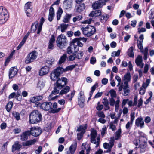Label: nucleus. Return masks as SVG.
Instances as JSON below:
<instances>
[{"mask_svg": "<svg viewBox=\"0 0 154 154\" xmlns=\"http://www.w3.org/2000/svg\"><path fill=\"white\" fill-rule=\"evenodd\" d=\"M105 5V2L101 0H99L96 2L94 3L92 5V7L94 9H96L101 8L103 5Z\"/></svg>", "mask_w": 154, "mask_h": 154, "instance_id": "18", "label": "nucleus"}, {"mask_svg": "<svg viewBox=\"0 0 154 154\" xmlns=\"http://www.w3.org/2000/svg\"><path fill=\"white\" fill-rule=\"evenodd\" d=\"M82 15H79L78 16L74 17L73 19V21L74 22H75L77 21H79L82 20Z\"/></svg>", "mask_w": 154, "mask_h": 154, "instance_id": "54", "label": "nucleus"}, {"mask_svg": "<svg viewBox=\"0 0 154 154\" xmlns=\"http://www.w3.org/2000/svg\"><path fill=\"white\" fill-rule=\"evenodd\" d=\"M57 46L60 48H64L67 43V39L64 34H61L57 37L56 40Z\"/></svg>", "mask_w": 154, "mask_h": 154, "instance_id": "5", "label": "nucleus"}, {"mask_svg": "<svg viewBox=\"0 0 154 154\" xmlns=\"http://www.w3.org/2000/svg\"><path fill=\"white\" fill-rule=\"evenodd\" d=\"M63 12L62 9L60 8H59L57 12V20H59L60 18L61 15Z\"/></svg>", "mask_w": 154, "mask_h": 154, "instance_id": "44", "label": "nucleus"}, {"mask_svg": "<svg viewBox=\"0 0 154 154\" xmlns=\"http://www.w3.org/2000/svg\"><path fill=\"white\" fill-rule=\"evenodd\" d=\"M133 122L130 121L128 122L126 124L125 126L126 129L127 130H130L132 125Z\"/></svg>", "mask_w": 154, "mask_h": 154, "instance_id": "55", "label": "nucleus"}, {"mask_svg": "<svg viewBox=\"0 0 154 154\" xmlns=\"http://www.w3.org/2000/svg\"><path fill=\"white\" fill-rule=\"evenodd\" d=\"M29 32H28V33L26 34L24 37L22 41L19 44H20L22 46H23V45L24 44V43L26 42V39H27L29 35Z\"/></svg>", "mask_w": 154, "mask_h": 154, "instance_id": "46", "label": "nucleus"}, {"mask_svg": "<svg viewBox=\"0 0 154 154\" xmlns=\"http://www.w3.org/2000/svg\"><path fill=\"white\" fill-rule=\"evenodd\" d=\"M114 141L115 139L114 137H111L110 138L109 143H103V146L104 148L105 149H108L106 152L104 151V152L108 153L111 152V149L114 145Z\"/></svg>", "mask_w": 154, "mask_h": 154, "instance_id": "12", "label": "nucleus"}, {"mask_svg": "<svg viewBox=\"0 0 154 154\" xmlns=\"http://www.w3.org/2000/svg\"><path fill=\"white\" fill-rule=\"evenodd\" d=\"M135 123L137 127L142 128L144 127V122L143 119L141 117L138 118L135 120Z\"/></svg>", "mask_w": 154, "mask_h": 154, "instance_id": "21", "label": "nucleus"}, {"mask_svg": "<svg viewBox=\"0 0 154 154\" xmlns=\"http://www.w3.org/2000/svg\"><path fill=\"white\" fill-rule=\"evenodd\" d=\"M67 79L65 77L59 79L57 81L55 85L57 89H61L67 83Z\"/></svg>", "mask_w": 154, "mask_h": 154, "instance_id": "11", "label": "nucleus"}, {"mask_svg": "<svg viewBox=\"0 0 154 154\" xmlns=\"http://www.w3.org/2000/svg\"><path fill=\"white\" fill-rule=\"evenodd\" d=\"M139 40H138L137 41V45L138 48L140 49L141 51L143 50V42L144 39V36L143 34L141 35L139 38Z\"/></svg>", "mask_w": 154, "mask_h": 154, "instance_id": "19", "label": "nucleus"}, {"mask_svg": "<svg viewBox=\"0 0 154 154\" xmlns=\"http://www.w3.org/2000/svg\"><path fill=\"white\" fill-rule=\"evenodd\" d=\"M131 80V76L130 72H128L124 75L123 77V81L124 83L126 82L128 83V82L130 81Z\"/></svg>", "mask_w": 154, "mask_h": 154, "instance_id": "30", "label": "nucleus"}, {"mask_svg": "<svg viewBox=\"0 0 154 154\" xmlns=\"http://www.w3.org/2000/svg\"><path fill=\"white\" fill-rule=\"evenodd\" d=\"M101 14V11L100 10L93 11H92L89 14L91 17L98 16Z\"/></svg>", "mask_w": 154, "mask_h": 154, "instance_id": "31", "label": "nucleus"}, {"mask_svg": "<svg viewBox=\"0 0 154 154\" xmlns=\"http://www.w3.org/2000/svg\"><path fill=\"white\" fill-rule=\"evenodd\" d=\"M44 21L45 20L44 18L43 17H42L40 19V24L39 25L38 30H37V33L38 34H39L40 32L42 30V25L44 22Z\"/></svg>", "mask_w": 154, "mask_h": 154, "instance_id": "37", "label": "nucleus"}, {"mask_svg": "<svg viewBox=\"0 0 154 154\" xmlns=\"http://www.w3.org/2000/svg\"><path fill=\"white\" fill-rule=\"evenodd\" d=\"M30 135L35 137L40 135L42 132V129L40 127H33L30 128Z\"/></svg>", "mask_w": 154, "mask_h": 154, "instance_id": "14", "label": "nucleus"}, {"mask_svg": "<svg viewBox=\"0 0 154 154\" xmlns=\"http://www.w3.org/2000/svg\"><path fill=\"white\" fill-rule=\"evenodd\" d=\"M72 0H66L63 2V6L66 9L70 8L72 6Z\"/></svg>", "mask_w": 154, "mask_h": 154, "instance_id": "27", "label": "nucleus"}, {"mask_svg": "<svg viewBox=\"0 0 154 154\" xmlns=\"http://www.w3.org/2000/svg\"><path fill=\"white\" fill-rule=\"evenodd\" d=\"M109 93L111 97L109 99L110 105L112 106H113L115 105V110L116 112H117L119 106V104L120 102L119 97H118L117 100L116 101L114 98L116 97L117 96L116 91L114 89H112L110 90Z\"/></svg>", "mask_w": 154, "mask_h": 154, "instance_id": "1", "label": "nucleus"}, {"mask_svg": "<svg viewBox=\"0 0 154 154\" xmlns=\"http://www.w3.org/2000/svg\"><path fill=\"white\" fill-rule=\"evenodd\" d=\"M138 148H140V153L144 152L147 149V143L146 141H143L140 142L139 144V146L137 147H135V149H137Z\"/></svg>", "mask_w": 154, "mask_h": 154, "instance_id": "16", "label": "nucleus"}, {"mask_svg": "<svg viewBox=\"0 0 154 154\" xmlns=\"http://www.w3.org/2000/svg\"><path fill=\"white\" fill-rule=\"evenodd\" d=\"M68 26V24H61L60 25L58 29H60L61 32H63L67 29Z\"/></svg>", "mask_w": 154, "mask_h": 154, "instance_id": "35", "label": "nucleus"}, {"mask_svg": "<svg viewBox=\"0 0 154 154\" xmlns=\"http://www.w3.org/2000/svg\"><path fill=\"white\" fill-rule=\"evenodd\" d=\"M52 60V59H50L47 60L46 62L45 66H47L49 68V67H50L51 65H52L54 62V60Z\"/></svg>", "mask_w": 154, "mask_h": 154, "instance_id": "53", "label": "nucleus"}, {"mask_svg": "<svg viewBox=\"0 0 154 154\" xmlns=\"http://www.w3.org/2000/svg\"><path fill=\"white\" fill-rule=\"evenodd\" d=\"M49 14L54 15V9L52 6L49 10Z\"/></svg>", "mask_w": 154, "mask_h": 154, "instance_id": "64", "label": "nucleus"}, {"mask_svg": "<svg viewBox=\"0 0 154 154\" xmlns=\"http://www.w3.org/2000/svg\"><path fill=\"white\" fill-rule=\"evenodd\" d=\"M87 124H85L80 126L78 128L77 131L79 132L77 134V138L78 140H80L82 137L83 134L85 132V130L87 129Z\"/></svg>", "mask_w": 154, "mask_h": 154, "instance_id": "10", "label": "nucleus"}, {"mask_svg": "<svg viewBox=\"0 0 154 154\" xmlns=\"http://www.w3.org/2000/svg\"><path fill=\"white\" fill-rule=\"evenodd\" d=\"M67 58L66 55V54H63L61 56L59 61V63L60 64H62L64 63L65 61Z\"/></svg>", "mask_w": 154, "mask_h": 154, "instance_id": "41", "label": "nucleus"}, {"mask_svg": "<svg viewBox=\"0 0 154 154\" xmlns=\"http://www.w3.org/2000/svg\"><path fill=\"white\" fill-rule=\"evenodd\" d=\"M32 2H28L25 5L24 11L26 14L27 16L29 17H30L32 13V9L31 7Z\"/></svg>", "mask_w": 154, "mask_h": 154, "instance_id": "13", "label": "nucleus"}, {"mask_svg": "<svg viewBox=\"0 0 154 154\" xmlns=\"http://www.w3.org/2000/svg\"><path fill=\"white\" fill-rule=\"evenodd\" d=\"M41 108L45 111H48L51 109V112L54 113L59 112L61 109V108H59L56 109L52 108V103L51 102H45L43 103L40 105Z\"/></svg>", "mask_w": 154, "mask_h": 154, "instance_id": "4", "label": "nucleus"}, {"mask_svg": "<svg viewBox=\"0 0 154 154\" xmlns=\"http://www.w3.org/2000/svg\"><path fill=\"white\" fill-rule=\"evenodd\" d=\"M77 146V143L75 141L72 144L69 148V150L71 154H74Z\"/></svg>", "mask_w": 154, "mask_h": 154, "instance_id": "29", "label": "nucleus"}, {"mask_svg": "<svg viewBox=\"0 0 154 154\" xmlns=\"http://www.w3.org/2000/svg\"><path fill=\"white\" fill-rule=\"evenodd\" d=\"M135 62L137 65L142 68L144 66V63L142 62V57L140 56H138L135 60Z\"/></svg>", "mask_w": 154, "mask_h": 154, "instance_id": "24", "label": "nucleus"}, {"mask_svg": "<svg viewBox=\"0 0 154 154\" xmlns=\"http://www.w3.org/2000/svg\"><path fill=\"white\" fill-rule=\"evenodd\" d=\"M121 50H118L117 51H113L112 53V56L115 57V56H119L120 54Z\"/></svg>", "mask_w": 154, "mask_h": 154, "instance_id": "52", "label": "nucleus"}, {"mask_svg": "<svg viewBox=\"0 0 154 154\" xmlns=\"http://www.w3.org/2000/svg\"><path fill=\"white\" fill-rule=\"evenodd\" d=\"M121 129H119L116 132V136L115 139L118 140V139L121 137Z\"/></svg>", "mask_w": 154, "mask_h": 154, "instance_id": "48", "label": "nucleus"}, {"mask_svg": "<svg viewBox=\"0 0 154 154\" xmlns=\"http://www.w3.org/2000/svg\"><path fill=\"white\" fill-rule=\"evenodd\" d=\"M13 105V103L12 102L10 101L6 105V109L7 111L9 112L12 109Z\"/></svg>", "mask_w": 154, "mask_h": 154, "instance_id": "43", "label": "nucleus"}, {"mask_svg": "<svg viewBox=\"0 0 154 154\" xmlns=\"http://www.w3.org/2000/svg\"><path fill=\"white\" fill-rule=\"evenodd\" d=\"M128 55L131 57H133L134 56V54L133 52V47H131L128 49Z\"/></svg>", "mask_w": 154, "mask_h": 154, "instance_id": "40", "label": "nucleus"}, {"mask_svg": "<svg viewBox=\"0 0 154 154\" xmlns=\"http://www.w3.org/2000/svg\"><path fill=\"white\" fill-rule=\"evenodd\" d=\"M38 56V53L36 51H34L29 54L26 58L25 63L29 64L32 62L36 59Z\"/></svg>", "mask_w": 154, "mask_h": 154, "instance_id": "9", "label": "nucleus"}, {"mask_svg": "<svg viewBox=\"0 0 154 154\" xmlns=\"http://www.w3.org/2000/svg\"><path fill=\"white\" fill-rule=\"evenodd\" d=\"M36 142L35 139L31 140L23 143V145L24 146H29L34 144Z\"/></svg>", "mask_w": 154, "mask_h": 154, "instance_id": "33", "label": "nucleus"}, {"mask_svg": "<svg viewBox=\"0 0 154 154\" xmlns=\"http://www.w3.org/2000/svg\"><path fill=\"white\" fill-rule=\"evenodd\" d=\"M30 135V132L27 131L23 132L20 135V139L22 141H25L28 139V136Z\"/></svg>", "mask_w": 154, "mask_h": 154, "instance_id": "25", "label": "nucleus"}, {"mask_svg": "<svg viewBox=\"0 0 154 154\" xmlns=\"http://www.w3.org/2000/svg\"><path fill=\"white\" fill-rule=\"evenodd\" d=\"M75 54L76 55V58L80 59L82 57L83 53L82 52H81L80 53H78Z\"/></svg>", "mask_w": 154, "mask_h": 154, "instance_id": "63", "label": "nucleus"}, {"mask_svg": "<svg viewBox=\"0 0 154 154\" xmlns=\"http://www.w3.org/2000/svg\"><path fill=\"white\" fill-rule=\"evenodd\" d=\"M83 35L87 37H90L94 35L96 32V30L94 27L91 25H88L85 27L81 28Z\"/></svg>", "mask_w": 154, "mask_h": 154, "instance_id": "3", "label": "nucleus"}, {"mask_svg": "<svg viewBox=\"0 0 154 154\" xmlns=\"http://www.w3.org/2000/svg\"><path fill=\"white\" fill-rule=\"evenodd\" d=\"M74 39L76 40V42H77L79 46L80 47H82L83 46V44L80 42V41H82L83 42H85L87 40V38L84 37L76 38Z\"/></svg>", "mask_w": 154, "mask_h": 154, "instance_id": "26", "label": "nucleus"}, {"mask_svg": "<svg viewBox=\"0 0 154 154\" xmlns=\"http://www.w3.org/2000/svg\"><path fill=\"white\" fill-rule=\"evenodd\" d=\"M15 97L17 100L18 101H20L22 99V96L19 92H17V93L16 94Z\"/></svg>", "mask_w": 154, "mask_h": 154, "instance_id": "58", "label": "nucleus"}, {"mask_svg": "<svg viewBox=\"0 0 154 154\" xmlns=\"http://www.w3.org/2000/svg\"><path fill=\"white\" fill-rule=\"evenodd\" d=\"M8 18V14L7 9L0 6V24L5 23Z\"/></svg>", "mask_w": 154, "mask_h": 154, "instance_id": "6", "label": "nucleus"}, {"mask_svg": "<svg viewBox=\"0 0 154 154\" xmlns=\"http://www.w3.org/2000/svg\"><path fill=\"white\" fill-rule=\"evenodd\" d=\"M49 69L47 66H45L41 68L39 71V75L43 76L47 74L49 71Z\"/></svg>", "mask_w": 154, "mask_h": 154, "instance_id": "22", "label": "nucleus"}, {"mask_svg": "<svg viewBox=\"0 0 154 154\" xmlns=\"http://www.w3.org/2000/svg\"><path fill=\"white\" fill-rule=\"evenodd\" d=\"M45 85L44 82L42 81H40L37 83V87L40 90H41L44 87Z\"/></svg>", "mask_w": 154, "mask_h": 154, "instance_id": "38", "label": "nucleus"}, {"mask_svg": "<svg viewBox=\"0 0 154 154\" xmlns=\"http://www.w3.org/2000/svg\"><path fill=\"white\" fill-rule=\"evenodd\" d=\"M57 88L56 86L54 88V90L52 91V94L50 95V97H51L53 94L55 95L59 93V90Z\"/></svg>", "mask_w": 154, "mask_h": 154, "instance_id": "56", "label": "nucleus"}, {"mask_svg": "<svg viewBox=\"0 0 154 154\" xmlns=\"http://www.w3.org/2000/svg\"><path fill=\"white\" fill-rule=\"evenodd\" d=\"M76 2L75 10L76 12H81L83 11L85 8L84 4L79 1L75 2Z\"/></svg>", "mask_w": 154, "mask_h": 154, "instance_id": "15", "label": "nucleus"}, {"mask_svg": "<svg viewBox=\"0 0 154 154\" xmlns=\"http://www.w3.org/2000/svg\"><path fill=\"white\" fill-rule=\"evenodd\" d=\"M116 79L117 80L118 82V83L117 84V86H119L120 85V84H121V79L120 77L118 75H116L115 77Z\"/></svg>", "mask_w": 154, "mask_h": 154, "instance_id": "60", "label": "nucleus"}, {"mask_svg": "<svg viewBox=\"0 0 154 154\" xmlns=\"http://www.w3.org/2000/svg\"><path fill=\"white\" fill-rule=\"evenodd\" d=\"M106 128L105 126H104L102 128L101 131V135L102 137L106 133Z\"/></svg>", "mask_w": 154, "mask_h": 154, "instance_id": "62", "label": "nucleus"}, {"mask_svg": "<svg viewBox=\"0 0 154 154\" xmlns=\"http://www.w3.org/2000/svg\"><path fill=\"white\" fill-rule=\"evenodd\" d=\"M97 135V133L96 130L92 129L91 133V142L94 144H96V147H97L99 146L100 141V136H98L97 138V140L95 138Z\"/></svg>", "mask_w": 154, "mask_h": 154, "instance_id": "8", "label": "nucleus"}, {"mask_svg": "<svg viewBox=\"0 0 154 154\" xmlns=\"http://www.w3.org/2000/svg\"><path fill=\"white\" fill-rule=\"evenodd\" d=\"M77 66V64H75L74 65H71L68 66L64 69L65 72L69 70H72L75 67Z\"/></svg>", "mask_w": 154, "mask_h": 154, "instance_id": "45", "label": "nucleus"}, {"mask_svg": "<svg viewBox=\"0 0 154 154\" xmlns=\"http://www.w3.org/2000/svg\"><path fill=\"white\" fill-rule=\"evenodd\" d=\"M12 114L13 116L17 120H19L20 119V114L18 112L15 111H14L13 112Z\"/></svg>", "mask_w": 154, "mask_h": 154, "instance_id": "50", "label": "nucleus"}, {"mask_svg": "<svg viewBox=\"0 0 154 154\" xmlns=\"http://www.w3.org/2000/svg\"><path fill=\"white\" fill-rule=\"evenodd\" d=\"M76 40L73 39L70 43V46L67 48V52L69 54L76 52L79 50V45L76 42Z\"/></svg>", "mask_w": 154, "mask_h": 154, "instance_id": "7", "label": "nucleus"}, {"mask_svg": "<svg viewBox=\"0 0 154 154\" xmlns=\"http://www.w3.org/2000/svg\"><path fill=\"white\" fill-rule=\"evenodd\" d=\"M59 76V75L54 70L51 72L50 75L51 80L54 81L56 80Z\"/></svg>", "mask_w": 154, "mask_h": 154, "instance_id": "32", "label": "nucleus"}, {"mask_svg": "<svg viewBox=\"0 0 154 154\" xmlns=\"http://www.w3.org/2000/svg\"><path fill=\"white\" fill-rule=\"evenodd\" d=\"M54 70V71H55V72L57 73L59 75H60L61 74H62L64 72H65L64 69H63L62 67H58L56 69Z\"/></svg>", "mask_w": 154, "mask_h": 154, "instance_id": "36", "label": "nucleus"}, {"mask_svg": "<svg viewBox=\"0 0 154 154\" xmlns=\"http://www.w3.org/2000/svg\"><path fill=\"white\" fill-rule=\"evenodd\" d=\"M76 58V55L75 54L70 55L68 57V60L72 61L74 60Z\"/></svg>", "mask_w": 154, "mask_h": 154, "instance_id": "57", "label": "nucleus"}, {"mask_svg": "<svg viewBox=\"0 0 154 154\" xmlns=\"http://www.w3.org/2000/svg\"><path fill=\"white\" fill-rule=\"evenodd\" d=\"M80 96L78 97V103L79 106L81 108H83L84 106V102L85 101L84 96L83 94L81 92L79 93Z\"/></svg>", "mask_w": 154, "mask_h": 154, "instance_id": "20", "label": "nucleus"}, {"mask_svg": "<svg viewBox=\"0 0 154 154\" xmlns=\"http://www.w3.org/2000/svg\"><path fill=\"white\" fill-rule=\"evenodd\" d=\"M17 69L16 67H12L9 70V79L13 77L17 73Z\"/></svg>", "mask_w": 154, "mask_h": 154, "instance_id": "23", "label": "nucleus"}, {"mask_svg": "<svg viewBox=\"0 0 154 154\" xmlns=\"http://www.w3.org/2000/svg\"><path fill=\"white\" fill-rule=\"evenodd\" d=\"M70 88L69 86H66L62 90L60 93V95H63L68 92Z\"/></svg>", "mask_w": 154, "mask_h": 154, "instance_id": "42", "label": "nucleus"}, {"mask_svg": "<svg viewBox=\"0 0 154 154\" xmlns=\"http://www.w3.org/2000/svg\"><path fill=\"white\" fill-rule=\"evenodd\" d=\"M103 103L105 106L107 108V109H109V106L108 101L107 98H104L103 99Z\"/></svg>", "mask_w": 154, "mask_h": 154, "instance_id": "49", "label": "nucleus"}, {"mask_svg": "<svg viewBox=\"0 0 154 154\" xmlns=\"http://www.w3.org/2000/svg\"><path fill=\"white\" fill-rule=\"evenodd\" d=\"M75 94V91H73L70 94H69L67 95V97H68V100L71 101L72 98L73 97Z\"/></svg>", "mask_w": 154, "mask_h": 154, "instance_id": "51", "label": "nucleus"}, {"mask_svg": "<svg viewBox=\"0 0 154 154\" xmlns=\"http://www.w3.org/2000/svg\"><path fill=\"white\" fill-rule=\"evenodd\" d=\"M148 48L147 47L145 48L144 50L141 51L144 54L143 59L146 60L147 58Z\"/></svg>", "mask_w": 154, "mask_h": 154, "instance_id": "47", "label": "nucleus"}, {"mask_svg": "<svg viewBox=\"0 0 154 154\" xmlns=\"http://www.w3.org/2000/svg\"><path fill=\"white\" fill-rule=\"evenodd\" d=\"M71 17V15L70 14H66L65 15L63 20V21L64 23H68Z\"/></svg>", "mask_w": 154, "mask_h": 154, "instance_id": "39", "label": "nucleus"}, {"mask_svg": "<svg viewBox=\"0 0 154 154\" xmlns=\"http://www.w3.org/2000/svg\"><path fill=\"white\" fill-rule=\"evenodd\" d=\"M39 25L38 22L36 21L34 22L32 24L31 27V31L34 32L36 31L37 29L38 30Z\"/></svg>", "mask_w": 154, "mask_h": 154, "instance_id": "34", "label": "nucleus"}, {"mask_svg": "<svg viewBox=\"0 0 154 154\" xmlns=\"http://www.w3.org/2000/svg\"><path fill=\"white\" fill-rule=\"evenodd\" d=\"M29 121L31 124H36L39 122L42 119L41 113L38 110H33L29 115Z\"/></svg>", "mask_w": 154, "mask_h": 154, "instance_id": "2", "label": "nucleus"}, {"mask_svg": "<svg viewBox=\"0 0 154 154\" xmlns=\"http://www.w3.org/2000/svg\"><path fill=\"white\" fill-rule=\"evenodd\" d=\"M21 147V145L18 141H16L12 146V151L13 152L15 150L19 149Z\"/></svg>", "mask_w": 154, "mask_h": 154, "instance_id": "28", "label": "nucleus"}, {"mask_svg": "<svg viewBox=\"0 0 154 154\" xmlns=\"http://www.w3.org/2000/svg\"><path fill=\"white\" fill-rule=\"evenodd\" d=\"M92 21V19L91 18H90L82 22V23L83 24H90Z\"/></svg>", "mask_w": 154, "mask_h": 154, "instance_id": "61", "label": "nucleus"}, {"mask_svg": "<svg viewBox=\"0 0 154 154\" xmlns=\"http://www.w3.org/2000/svg\"><path fill=\"white\" fill-rule=\"evenodd\" d=\"M98 116L100 118H105V116L102 111L98 112L97 113Z\"/></svg>", "mask_w": 154, "mask_h": 154, "instance_id": "59", "label": "nucleus"}, {"mask_svg": "<svg viewBox=\"0 0 154 154\" xmlns=\"http://www.w3.org/2000/svg\"><path fill=\"white\" fill-rule=\"evenodd\" d=\"M131 88L129 87L128 84L126 82L124 83V86L123 88V93L122 95L125 96L129 95L130 93Z\"/></svg>", "mask_w": 154, "mask_h": 154, "instance_id": "17", "label": "nucleus"}]
</instances>
